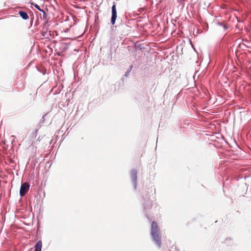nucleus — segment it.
<instances>
[{
    "instance_id": "1",
    "label": "nucleus",
    "mask_w": 251,
    "mask_h": 251,
    "mask_svg": "<svg viewBox=\"0 0 251 251\" xmlns=\"http://www.w3.org/2000/svg\"><path fill=\"white\" fill-rule=\"evenodd\" d=\"M151 236L153 240L159 248L161 246V240L160 236V230L157 223L153 221L151 225Z\"/></svg>"
},
{
    "instance_id": "2",
    "label": "nucleus",
    "mask_w": 251,
    "mask_h": 251,
    "mask_svg": "<svg viewBox=\"0 0 251 251\" xmlns=\"http://www.w3.org/2000/svg\"><path fill=\"white\" fill-rule=\"evenodd\" d=\"M29 186L30 185L27 182H25L21 185L20 190V194L21 197L25 196L27 193Z\"/></svg>"
},
{
    "instance_id": "3",
    "label": "nucleus",
    "mask_w": 251,
    "mask_h": 251,
    "mask_svg": "<svg viewBox=\"0 0 251 251\" xmlns=\"http://www.w3.org/2000/svg\"><path fill=\"white\" fill-rule=\"evenodd\" d=\"M116 18L117 11L116 8V4L114 3L112 7V17L111 19V22L112 25L115 24Z\"/></svg>"
},
{
    "instance_id": "4",
    "label": "nucleus",
    "mask_w": 251,
    "mask_h": 251,
    "mask_svg": "<svg viewBox=\"0 0 251 251\" xmlns=\"http://www.w3.org/2000/svg\"><path fill=\"white\" fill-rule=\"evenodd\" d=\"M130 176L134 184V187L136 188L137 185V171L135 170L131 171Z\"/></svg>"
},
{
    "instance_id": "5",
    "label": "nucleus",
    "mask_w": 251,
    "mask_h": 251,
    "mask_svg": "<svg viewBox=\"0 0 251 251\" xmlns=\"http://www.w3.org/2000/svg\"><path fill=\"white\" fill-rule=\"evenodd\" d=\"M19 14L24 20H27L29 18L28 15L26 12L20 11Z\"/></svg>"
},
{
    "instance_id": "6",
    "label": "nucleus",
    "mask_w": 251,
    "mask_h": 251,
    "mask_svg": "<svg viewBox=\"0 0 251 251\" xmlns=\"http://www.w3.org/2000/svg\"><path fill=\"white\" fill-rule=\"evenodd\" d=\"M42 243L41 241H39L35 246L34 251H41Z\"/></svg>"
},
{
    "instance_id": "7",
    "label": "nucleus",
    "mask_w": 251,
    "mask_h": 251,
    "mask_svg": "<svg viewBox=\"0 0 251 251\" xmlns=\"http://www.w3.org/2000/svg\"><path fill=\"white\" fill-rule=\"evenodd\" d=\"M37 135V130L35 129V130H33L31 132V133H30V137L32 139H35Z\"/></svg>"
},
{
    "instance_id": "8",
    "label": "nucleus",
    "mask_w": 251,
    "mask_h": 251,
    "mask_svg": "<svg viewBox=\"0 0 251 251\" xmlns=\"http://www.w3.org/2000/svg\"><path fill=\"white\" fill-rule=\"evenodd\" d=\"M32 5L38 10L40 11H42L43 10L41 9L40 6L36 3H32Z\"/></svg>"
}]
</instances>
